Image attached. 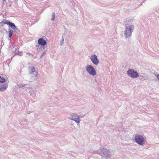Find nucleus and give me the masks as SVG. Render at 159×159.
Segmentation results:
<instances>
[{"instance_id":"obj_1","label":"nucleus","mask_w":159,"mask_h":159,"mask_svg":"<svg viewBox=\"0 0 159 159\" xmlns=\"http://www.w3.org/2000/svg\"><path fill=\"white\" fill-rule=\"evenodd\" d=\"M125 31L124 32V35L126 39L131 36L132 33L134 31V25H130L125 26Z\"/></svg>"},{"instance_id":"obj_2","label":"nucleus","mask_w":159,"mask_h":159,"mask_svg":"<svg viewBox=\"0 0 159 159\" xmlns=\"http://www.w3.org/2000/svg\"><path fill=\"white\" fill-rule=\"evenodd\" d=\"M134 138L135 142L139 144L143 145L145 144V139L142 136L138 135L135 136Z\"/></svg>"},{"instance_id":"obj_3","label":"nucleus","mask_w":159,"mask_h":159,"mask_svg":"<svg viewBox=\"0 0 159 159\" xmlns=\"http://www.w3.org/2000/svg\"><path fill=\"white\" fill-rule=\"evenodd\" d=\"M128 75L132 78H136L139 76V73L133 69H130L127 71Z\"/></svg>"},{"instance_id":"obj_4","label":"nucleus","mask_w":159,"mask_h":159,"mask_svg":"<svg viewBox=\"0 0 159 159\" xmlns=\"http://www.w3.org/2000/svg\"><path fill=\"white\" fill-rule=\"evenodd\" d=\"M86 70L90 75L94 76L96 75V72L95 68L91 65H88L86 67Z\"/></svg>"},{"instance_id":"obj_5","label":"nucleus","mask_w":159,"mask_h":159,"mask_svg":"<svg viewBox=\"0 0 159 159\" xmlns=\"http://www.w3.org/2000/svg\"><path fill=\"white\" fill-rule=\"evenodd\" d=\"M90 59L93 64L95 65H98L99 63V61L98 59L97 56L94 54L91 55Z\"/></svg>"},{"instance_id":"obj_6","label":"nucleus","mask_w":159,"mask_h":159,"mask_svg":"<svg viewBox=\"0 0 159 159\" xmlns=\"http://www.w3.org/2000/svg\"><path fill=\"white\" fill-rule=\"evenodd\" d=\"M124 23L125 26H128L130 25H132L133 19H126L124 20Z\"/></svg>"},{"instance_id":"obj_7","label":"nucleus","mask_w":159,"mask_h":159,"mask_svg":"<svg viewBox=\"0 0 159 159\" xmlns=\"http://www.w3.org/2000/svg\"><path fill=\"white\" fill-rule=\"evenodd\" d=\"M38 43L39 45L45 46L47 44V42L43 38H40L38 40Z\"/></svg>"},{"instance_id":"obj_8","label":"nucleus","mask_w":159,"mask_h":159,"mask_svg":"<svg viewBox=\"0 0 159 159\" xmlns=\"http://www.w3.org/2000/svg\"><path fill=\"white\" fill-rule=\"evenodd\" d=\"M70 119L75 121L77 123H79L80 122L79 116L76 114L74 115Z\"/></svg>"},{"instance_id":"obj_9","label":"nucleus","mask_w":159,"mask_h":159,"mask_svg":"<svg viewBox=\"0 0 159 159\" xmlns=\"http://www.w3.org/2000/svg\"><path fill=\"white\" fill-rule=\"evenodd\" d=\"M7 85L6 84H3L0 87V92H3L7 88Z\"/></svg>"},{"instance_id":"obj_10","label":"nucleus","mask_w":159,"mask_h":159,"mask_svg":"<svg viewBox=\"0 0 159 159\" xmlns=\"http://www.w3.org/2000/svg\"><path fill=\"white\" fill-rule=\"evenodd\" d=\"M29 73L30 74L33 73L35 71V70L34 67L32 66L29 67Z\"/></svg>"},{"instance_id":"obj_11","label":"nucleus","mask_w":159,"mask_h":159,"mask_svg":"<svg viewBox=\"0 0 159 159\" xmlns=\"http://www.w3.org/2000/svg\"><path fill=\"white\" fill-rule=\"evenodd\" d=\"M139 76L144 80H146L148 78V76L145 74H143V73L140 74Z\"/></svg>"},{"instance_id":"obj_12","label":"nucleus","mask_w":159,"mask_h":159,"mask_svg":"<svg viewBox=\"0 0 159 159\" xmlns=\"http://www.w3.org/2000/svg\"><path fill=\"white\" fill-rule=\"evenodd\" d=\"M9 26L14 30L16 27V25H15V24L12 22H11L10 24L9 25Z\"/></svg>"},{"instance_id":"obj_13","label":"nucleus","mask_w":159,"mask_h":159,"mask_svg":"<svg viewBox=\"0 0 159 159\" xmlns=\"http://www.w3.org/2000/svg\"><path fill=\"white\" fill-rule=\"evenodd\" d=\"M11 22L9 21L8 20H7L5 19L3 20L2 21V23L3 24H7L8 25H9Z\"/></svg>"},{"instance_id":"obj_14","label":"nucleus","mask_w":159,"mask_h":159,"mask_svg":"<svg viewBox=\"0 0 159 159\" xmlns=\"http://www.w3.org/2000/svg\"><path fill=\"white\" fill-rule=\"evenodd\" d=\"M17 49H16V50L15 51V54L16 55H18L21 56L22 55V52H20L19 51H17Z\"/></svg>"},{"instance_id":"obj_15","label":"nucleus","mask_w":159,"mask_h":159,"mask_svg":"<svg viewBox=\"0 0 159 159\" xmlns=\"http://www.w3.org/2000/svg\"><path fill=\"white\" fill-rule=\"evenodd\" d=\"M13 31L12 30H10L8 31L9 35L8 37L10 39H11V37L13 35Z\"/></svg>"},{"instance_id":"obj_16","label":"nucleus","mask_w":159,"mask_h":159,"mask_svg":"<svg viewBox=\"0 0 159 159\" xmlns=\"http://www.w3.org/2000/svg\"><path fill=\"white\" fill-rule=\"evenodd\" d=\"M5 81V79L3 77L0 76V82L3 83Z\"/></svg>"},{"instance_id":"obj_17","label":"nucleus","mask_w":159,"mask_h":159,"mask_svg":"<svg viewBox=\"0 0 159 159\" xmlns=\"http://www.w3.org/2000/svg\"><path fill=\"white\" fill-rule=\"evenodd\" d=\"M44 46H41L39 48H38L37 50H38L39 51L44 50L45 49Z\"/></svg>"},{"instance_id":"obj_18","label":"nucleus","mask_w":159,"mask_h":159,"mask_svg":"<svg viewBox=\"0 0 159 159\" xmlns=\"http://www.w3.org/2000/svg\"><path fill=\"white\" fill-rule=\"evenodd\" d=\"M14 31L16 33H17L18 34H19L20 33V31L17 28V27H16V28L14 30Z\"/></svg>"},{"instance_id":"obj_19","label":"nucleus","mask_w":159,"mask_h":159,"mask_svg":"<svg viewBox=\"0 0 159 159\" xmlns=\"http://www.w3.org/2000/svg\"><path fill=\"white\" fill-rule=\"evenodd\" d=\"M27 84H22L19 85L20 88H22V87H25Z\"/></svg>"},{"instance_id":"obj_20","label":"nucleus","mask_w":159,"mask_h":159,"mask_svg":"<svg viewBox=\"0 0 159 159\" xmlns=\"http://www.w3.org/2000/svg\"><path fill=\"white\" fill-rule=\"evenodd\" d=\"M64 39L63 38V37H62V39H61V41L60 43V45L61 46H62L64 43Z\"/></svg>"},{"instance_id":"obj_21","label":"nucleus","mask_w":159,"mask_h":159,"mask_svg":"<svg viewBox=\"0 0 159 159\" xmlns=\"http://www.w3.org/2000/svg\"><path fill=\"white\" fill-rule=\"evenodd\" d=\"M52 18L51 19V20L53 21L55 19V13L54 12H53L52 14Z\"/></svg>"},{"instance_id":"obj_22","label":"nucleus","mask_w":159,"mask_h":159,"mask_svg":"<svg viewBox=\"0 0 159 159\" xmlns=\"http://www.w3.org/2000/svg\"><path fill=\"white\" fill-rule=\"evenodd\" d=\"M46 54V52L44 51L43 52L41 56L40 57V58L42 57L43 56H44Z\"/></svg>"},{"instance_id":"obj_23","label":"nucleus","mask_w":159,"mask_h":159,"mask_svg":"<svg viewBox=\"0 0 159 159\" xmlns=\"http://www.w3.org/2000/svg\"><path fill=\"white\" fill-rule=\"evenodd\" d=\"M27 54H29V56H31L33 57L34 56L32 54L30 53H26Z\"/></svg>"},{"instance_id":"obj_24","label":"nucleus","mask_w":159,"mask_h":159,"mask_svg":"<svg viewBox=\"0 0 159 159\" xmlns=\"http://www.w3.org/2000/svg\"><path fill=\"white\" fill-rule=\"evenodd\" d=\"M156 76L158 79V80H159V74H157V75H156Z\"/></svg>"},{"instance_id":"obj_25","label":"nucleus","mask_w":159,"mask_h":159,"mask_svg":"<svg viewBox=\"0 0 159 159\" xmlns=\"http://www.w3.org/2000/svg\"><path fill=\"white\" fill-rule=\"evenodd\" d=\"M34 81V80L33 79H30L29 80V81H31V82H32V81Z\"/></svg>"},{"instance_id":"obj_26","label":"nucleus","mask_w":159,"mask_h":159,"mask_svg":"<svg viewBox=\"0 0 159 159\" xmlns=\"http://www.w3.org/2000/svg\"><path fill=\"white\" fill-rule=\"evenodd\" d=\"M100 149H106V148H101Z\"/></svg>"},{"instance_id":"obj_27","label":"nucleus","mask_w":159,"mask_h":159,"mask_svg":"<svg viewBox=\"0 0 159 159\" xmlns=\"http://www.w3.org/2000/svg\"><path fill=\"white\" fill-rule=\"evenodd\" d=\"M6 0H3V1H5Z\"/></svg>"}]
</instances>
